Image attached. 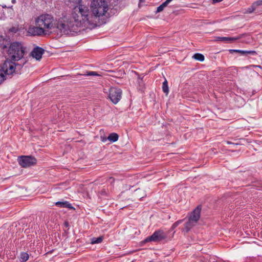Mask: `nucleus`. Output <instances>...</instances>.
I'll use <instances>...</instances> for the list:
<instances>
[{
  "mask_svg": "<svg viewBox=\"0 0 262 262\" xmlns=\"http://www.w3.org/2000/svg\"><path fill=\"white\" fill-rule=\"evenodd\" d=\"M166 238V234L163 230L156 231L151 236L147 237L145 240V243L149 242H159Z\"/></svg>",
  "mask_w": 262,
  "mask_h": 262,
  "instance_id": "7",
  "label": "nucleus"
},
{
  "mask_svg": "<svg viewBox=\"0 0 262 262\" xmlns=\"http://www.w3.org/2000/svg\"><path fill=\"white\" fill-rule=\"evenodd\" d=\"M196 223V222L189 219L188 221L185 224L184 230L188 232Z\"/></svg>",
  "mask_w": 262,
  "mask_h": 262,
  "instance_id": "12",
  "label": "nucleus"
},
{
  "mask_svg": "<svg viewBox=\"0 0 262 262\" xmlns=\"http://www.w3.org/2000/svg\"><path fill=\"white\" fill-rule=\"evenodd\" d=\"M12 3L13 4H15L16 3V0H12Z\"/></svg>",
  "mask_w": 262,
  "mask_h": 262,
  "instance_id": "31",
  "label": "nucleus"
},
{
  "mask_svg": "<svg viewBox=\"0 0 262 262\" xmlns=\"http://www.w3.org/2000/svg\"><path fill=\"white\" fill-rule=\"evenodd\" d=\"M135 195L137 198L141 199L144 198L146 195V194L144 191L138 189L136 190Z\"/></svg>",
  "mask_w": 262,
  "mask_h": 262,
  "instance_id": "18",
  "label": "nucleus"
},
{
  "mask_svg": "<svg viewBox=\"0 0 262 262\" xmlns=\"http://www.w3.org/2000/svg\"><path fill=\"white\" fill-rule=\"evenodd\" d=\"M252 66H253V67H254L257 68L261 69V66H255V65H253Z\"/></svg>",
  "mask_w": 262,
  "mask_h": 262,
  "instance_id": "29",
  "label": "nucleus"
},
{
  "mask_svg": "<svg viewBox=\"0 0 262 262\" xmlns=\"http://www.w3.org/2000/svg\"><path fill=\"white\" fill-rule=\"evenodd\" d=\"M252 5L256 8L257 7L262 5V0H258L254 2Z\"/></svg>",
  "mask_w": 262,
  "mask_h": 262,
  "instance_id": "24",
  "label": "nucleus"
},
{
  "mask_svg": "<svg viewBox=\"0 0 262 262\" xmlns=\"http://www.w3.org/2000/svg\"><path fill=\"white\" fill-rule=\"evenodd\" d=\"M140 2H143L145 1V0H140Z\"/></svg>",
  "mask_w": 262,
  "mask_h": 262,
  "instance_id": "32",
  "label": "nucleus"
},
{
  "mask_svg": "<svg viewBox=\"0 0 262 262\" xmlns=\"http://www.w3.org/2000/svg\"><path fill=\"white\" fill-rule=\"evenodd\" d=\"M231 53H232L233 52H237L241 53L242 55L245 54H255L256 52L254 51H244V50H231L230 51Z\"/></svg>",
  "mask_w": 262,
  "mask_h": 262,
  "instance_id": "15",
  "label": "nucleus"
},
{
  "mask_svg": "<svg viewBox=\"0 0 262 262\" xmlns=\"http://www.w3.org/2000/svg\"><path fill=\"white\" fill-rule=\"evenodd\" d=\"M192 58L200 61H203L205 59L204 55L200 53L194 54L193 55Z\"/></svg>",
  "mask_w": 262,
  "mask_h": 262,
  "instance_id": "19",
  "label": "nucleus"
},
{
  "mask_svg": "<svg viewBox=\"0 0 262 262\" xmlns=\"http://www.w3.org/2000/svg\"><path fill=\"white\" fill-rule=\"evenodd\" d=\"M119 136L117 133H113L109 135L107 140L111 142H115L118 140Z\"/></svg>",
  "mask_w": 262,
  "mask_h": 262,
  "instance_id": "14",
  "label": "nucleus"
},
{
  "mask_svg": "<svg viewBox=\"0 0 262 262\" xmlns=\"http://www.w3.org/2000/svg\"><path fill=\"white\" fill-rule=\"evenodd\" d=\"M56 206H60L61 207H66L68 208H72L71 205L67 201L65 202H57L55 203Z\"/></svg>",
  "mask_w": 262,
  "mask_h": 262,
  "instance_id": "17",
  "label": "nucleus"
},
{
  "mask_svg": "<svg viewBox=\"0 0 262 262\" xmlns=\"http://www.w3.org/2000/svg\"><path fill=\"white\" fill-rule=\"evenodd\" d=\"M10 31L11 32L16 33L17 32V29H15L14 28H12V29H10Z\"/></svg>",
  "mask_w": 262,
  "mask_h": 262,
  "instance_id": "27",
  "label": "nucleus"
},
{
  "mask_svg": "<svg viewBox=\"0 0 262 262\" xmlns=\"http://www.w3.org/2000/svg\"><path fill=\"white\" fill-rule=\"evenodd\" d=\"M25 52L26 48L21 43L17 41L11 43L8 50L9 60H19L24 57Z\"/></svg>",
  "mask_w": 262,
  "mask_h": 262,
  "instance_id": "3",
  "label": "nucleus"
},
{
  "mask_svg": "<svg viewBox=\"0 0 262 262\" xmlns=\"http://www.w3.org/2000/svg\"><path fill=\"white\" fill-rule=\"evenodd\" d=\"M44 52L45 50L42 48L36 47L31 52V55L37 60H39Z\"/></svg>",
  "mask_w": 262,
  "mask_h": 262,
  "instance_id": "10",
  "label": "nucleus"
},
{
  "mask_svg": "<svg viewBox=\"0 0 262 262\" xmlns=\"http://www.w3.org/2000/svg\"><path fill=\"white\" fill-rule=\"evenodd\" d=\"M240 38L239 37H218V40L222 41H227V42H232L237 39Z\"/></svg>",
  "mask_w": 262,
  "mask_h": 262,
  "instance_id": "13",
  "label": "nucleus"
},
{
  "mask_svg": "<svg viewBox=\"0 0 262 262\" xmlns=\"http://www.w3.org/2000/svg\"><path fill=\"white\" fill-rule=\"evenodd\" d=\"M29 258V255L27 253H22L20 255V260L22 262L26 261Z\"/></svg>",
  "mask_w": 262,
  "mask_h": 262,
  "instance_id": "22",
  "label": "nucleus"
},
{
  "mask_svg": "<svg viewBox=\"0 0 262 262\" xmlns=\"http://www.w3.org/2000/svg\"><path fill=\"white\" fill-rule=\"evenodd\" d=\"M26 62V61H25L22 64H16L6 60L0 69V84L7 79L10 78L14 73H18Z\"/></svg>",
  "mask_w": 262,
  "mask_h": 262,
  "instance_id": "2",
  "label": "nucleus"
},
{
  "mask_svg": "<svg viewBox=\"0 0 262 262\" xmlns=\"http://www.w3.org/2000/svg\"><path fill=\"white\" fill-rule=\"evenodd\" d=\"M122 97V91L116 88H111L109 91L108 97L111 101L117 104L121 99Z\"/></svg>",
  "mask_w": 262,
  "mask_h": 262,
  "instance_id": "8",
  "label": "nucleus"
},
{
  "mask_svg": "<svg viewBox=\"0 0 262 262\" xmlns=\"http://www.w3.org/2000/svg\"><path fill=\"white\" fill-rule=\"evenodd\" d=\"M35 21L36 25L42 28L46 34L48 31L55 27V21L53 16L48 14L39 15L35 19Z\"/></svg>",
  "mask_w": 262,
  "mask_h": 262,
  "instance_id": "5",
  "label": "nucleus"
},
{
  "mask_svg": "<svg viewBox=\"0 0 262 262\" xmlns=\"http://www.w3.org/2000/svg\"><path fill=\"white\" fill-rule=\"evenodd\" d=\"M106 140H107V139H106L105 138H104V137L102 138V139H101V141H102V142H105V141H106Z\"/></svg>",
  "mask_w": 262,
  "mask_h": 262,
  "instance_id": "30",
  "label": "nucleus"
},
{
  "mask_svg": "<svg viewBox=\"0 0 262 262\" xmlns=\"http://www.w3.org/2000/svg\"><path fill=\"white\" fill-rule=\"evenodd\" d=\"M172 1V0H166L165 2L163 3L157 8L156 12L159 13L162 11L163 9L168 5V4Z\"/></svg>",
  "mask_w": 262,
  "mask_h": 262,
  "instance_id": "16",
  "label": "nucleus"
},
{
  "mask_svg": "<svg viewBox=\"0 0 262 262\" xmlns=\"http://www.w3.org/2000/svg\"><path fill=\"white\" fill-rule=\"evenodd\" d=\"M19 164L24 168H27L33 166L36 163V159L32 156H22L18 159Z\"/></svg>",
  "mask_w": 262,
  "mask_h": 262,
  "instance_id": "6",
  "label": "nucleus"
},
{
  "mask_svg": "<svg viewBox=\"0 0 262 262\" xmlns=\"http://www.w3.org/2000/svg\"><path fill=\"white\" fill-rule=\"evenodd\" d=\"M88 7L84 5L79 4L74 8L72 18L69 20H59L55 23V27L61 33L69 34L71 32H76L78 28L85 22L90 23Z\"/></svg>",
  "mask_w": 262,
  "mask_h": 262,
  "instance_id": "1",
  "label": "nucleus"
},
{
  "mask_svg": "<svg viewBox=\"0 0 262 262\" xmlns=\"http://www.w3.org/2000/svg\"><path fill=\"white\" fill-rule=\"evenodd\" d=\"M255 9L256 8L254 6L252 5L249 8L246 10L245 13H251L255 10Z\"/></svg>",
  "mask_w": 262,
  "mask_h": 262,
  "instance_id": "23",
  "label": "nucleus"
},
{
  "mask_svg": "<svg viewBox=\"0 0 262 262\" xmlns=\"http://www.w3.org/2000/svg\"><path fill=\"white\" fill-rule=\"evenodd\" d=\"M86 76H97L98 74L96 72H88L85 74Z\"/></svg>",
  "mask_w": 262,
  "mask_h": 262,
  "instance_id": "25",
  "label": "nucleus"
},
{
  "mask_svg": "<svg viewBox=\"0 0 262 262\" xmlns=\"http://www.w3.org/2000/svg\"><path fill=\"white\" fill-rule=\"evenodd\" d=\"M108 181H110V183H112L113 182H114V179L112 177H111L109 178Z\"/></svg>",
  "mask_w": 262,
  "mask_h": 262,
  "instance_id": "28",
  "label": "nucleus"
},
{
  "mask_svg": "<svg viewBox=\"0 0 262 262\" xmlns=\"http://www.w3.org/2000/svg\"><path fill=\"white\" fill-rule=\"evenodd\" d=\"M91 7L92 14H89L90 20H91L89 24L92 21V15L96 17H100L105 15L108 10L107 3L104 0H93L91 3Z\"/></svg>",
  "mask_w": 262,
  "mask_h": 262,
  "instance_id": "4",
  "label": "nucleus"
},
{
  "mask_svg": "<svg viewBox=\"0 0 262 262\" xmlns=\"http://www.w3.org/2000/svg\"><path fill=\"white\" fill-rule=\"evenodd\" d=\"M103 239L102 237H94L92 238L91 243L92 244H99L102 242Z\"/></svg>",
  "mask_w": 262,
  "mask_h": 262,
  "instance_id": "21",
  "label": "nucleus"
},
{
  "mask_svg": "<svg viewBox=\"0 0 262 262\" xmlns=\"http://www.w3.org/2000/svg\"><path fill=\"white\" fill-rule=\"evenodd\" d=\"M201 211V207L198 206L191 213L189 219L198 222L200 218V213Z\"/></svg>",
  "mask_w": 262,
  "mask_h": 262,
  "instance_id": "11",
  "label": "nucleus"
},
{
  "mask_svg": "<svg viewBox=\"0 0 262 262\" xmlns=\"http://www.w3.org/2000/svg\"><path fill=\"white\" fill-rule=\"evenodd\" d=\"M27 33L31 36H40L46 34L43 29L39 26L29 27Z\"/></svg>",
  "mask_w": 262,
  "mask_h": 262,
  "instance_id": "9",
  "label": "nucleus"
},
{
  "mask_svg": "<svg viewBox=\"0 0 262 262\" xmlns=\"http://www.w3.org/2000/svg\"><path fill=\"white\" fill-rule=\"evenodd\" d=\"M181 222V221H178V222H175L173 225H172V228L173 229L175 228Z\"/></svg>",
  "mask_w": 262,
  "mask_h": 262,
  "instance_id": "26",
  "label": "nucleus"
},
{
  "mask_svg": "<svg viewBox=\"0 0 262 262\" xmlns=\"http://www.w3.org/2000/svg\"><path fill=\"white\" fill-rule=\"evenodd\" d=\"M162 89H163V91L166 95H167L168 93V92H169V89H168V84H167V81L166 80H165L163 82Z\"/></svg>",
  "mask_w": 262,
  "mask_h": 262,
  "instance_id": "20",
  "label": "nucleus"
}]
</instances>
